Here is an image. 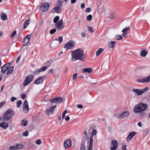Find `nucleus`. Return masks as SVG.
Returning a JSON list of instances; mask_svg holds the SVG:
<instances>
[{
  "mask_svg": "<svg viewBox=\"0 0 150 150\" xmlns=\"http://www.w3.org/2000/svg\"><path fill=\"white\" fill-rule=\"evenodd\" d=\"M148 108L147 104L140 102L134 106L133 111L135 113H139V117H142L146 114L144 112L147 110Z\"/></svg>",
  "mask_w": 150,
  "mask_h": 150,
  "instance_id": "nucleus-1",
  "label": "nucleus"
},
{
  "mask_svg": "<svg viewBox=\"0 0 150 150\" xmlns=\"http://www.w3.org/2000/svg\"><path fill=\"white\" fill-rule=\"evenodd\" d=\"M83 50L81 48L76 50L74 51L71 52V59L74 61L77 60H80L82 61L85 60V57H83Z\"/></svg>",
  "mask_w": 150,
  "mask_h": 150,
  "instance_id": "nucleus-2",
  "label": "nucleus"
},
{
  "mask_svg": "<svg viewBox=\"0 0 150 150\" xmlns=\"http://www.w3.org/2000/svg\"><path fill=\"white\" fill-rule=\"evenodd\" d=\"M14 114V111L11 108H9L3 115L2 118L4 121H7L11 119Z\"/></svg>",
  "mask_w": 150,
  "mask_h": 150,
  "instance_id": "nucleus-3",
  "label": "nucleus"
},
{
  "mask_svg": "<svg viewBox=\"0 0 150 150\" xmlns=\"http://www.w3.org/2000/svg\"><path fill=\"white\" fill-rule=\"evenodd\" d=\"M34 77V76L32 74H30L28 76L24 81L23 83V86H25L28 84L33 80Z\"/></svg>",
  "mask_w": 150,
  "mask_h": 150,
  "instance_id": "nucleus-4",
  "label": "nucleus"
},
{
  "mask_svg": "<svg viewBox=\"0 0 150 150\" xmlns=\"http://www.w3.org/2000/svg\"><path fill=\"white\" fill-rule=\"evenodd\" d=\"M148 90L149 89L148 87H146L142 90H140L138 89L134 88L133 89L132 91L133 92L136 93L137 95H141L143 93L148 91Z\"/></svg>",
  "mask_w": 150,
  "mask_h": 150,
  "instance_id": "nucleus-5",
  "label": "nucleus"
},
{
  "mask_svg": "<svg viewBox=\"0 0 150 150\" xmlns=\"http://www.w3.org/2000/svg\"><path fill=\"white\" fill-rule=\"evenodd\" d=\"M63 100V98L61 97H56L50 100L51 103H61Z\"/></svg>",
  "mask_w": 150,
  "mask_h": 150,
  "instance_id": "nucleus-6",
  "label": "nucleus"
},
{
  "mask_svg": "<svg viewBox=\"0 0 150 150\" xmlns=\"http://www.w3.org/2000/svg\"><path fill=\"white\" fill-rule=\"evenodd\" d=\"M49 6V4L48 3H43L41 4L40 10L42 11H46L48 10Z\"/></svg>",
  "mask_w": 150,
  "mask_h": 150,
  "instance_id": "nucleus-7",
  "label": "nucleus"
},
{
  "mask_svg": "<svg viewBox=\"0 0 150 150\" xmlns=\"http://www.w3.org/2000/svg\"><path fill=\"white\" fill-rule=\"evenodd\" d=\"M62 19L59 21L55 24V28H57L59 30H62L64 27Z\"/></svg>",
  "mask_w": 150,
  "mask_h": 150,
  "instance_id": "nucleus-8",
  "label": "nucleus"
},
{
  "mask_svg": "<svg viewBox=\"0 0 150 150\" xmlns=\"http://www.w3.org/2000/svg\"><path fill=\"white\" fill-rule=\"evenodd\" d=\"M11 63H7L5 64L1 68V72L3 74H4L6 71L7 70L8 67L11 66Z\"/></svg>",
  "mask_w": 150,
  "mask_h": 150,
  "instance_id": "nucleus-9",
  "label": "nucleus"
},
{
  "mask_svg": "<svg viewBox=\"0 0 150 150\" xmlns=\"http://www.w3.org/2000/svg\"><path fill=\"white\" fill-rule=\"evenodd\" d=\"M56 105H54L49 107L45 111V113L48 115H51L52 112L54 110L55 108H56Z\"/></svg>",
  "mask_w": 150,
  "mask_h": 150,
  "instance_id": "nucleus-10",
  "label": "nucleus"
},
{
  "mask_svg": "<svg viewBox=\"0 0 150 150\" xmlns=\"http://www.w3.org/2000/svg\"><path fill=\"white\" fill-rule=\"evenodd\" d=\"M31 37L30 35H28L23 39L22 43L23 46H26L28 44L30 40V39Z\"/></svg>",
  "mask_w": 150,
  "mask_h": 150,
  "instance_id": "nucleus-11",
  "label": "nucleus"
},
{
  "mask_svg": "<svg viewBox=\"0 0 150 150\" xmlns=\"http://www.w3.org/2000/svg\"><path fill=\"white\" fill-rule=\"evenodd\" d=\"M112 146L110 147L111 150H116L118 147V144L117 142L115 140H112L111 141Z\"/></svg>",
  "mask_w": 150,
  "mask_h": 150,
  "instance_id": "nucleus-12",
  "label": "nucleus"
},
{
  "mask_svg": "<svg viewBox=\"0 0 150 150\" xmlns=\"http://www.w3.org/2000/svg\"><path fill=\"white\" fill-rule=\"evenodd\" d=\"M45 76H42L40 77L35 81L34 83L35 84H39L43 83L44 80L45 79Z\"/></svg>",
  "mask_w": 150,
  "mask_h": 150,
  "instance_id": "nucleus-13",
  "label": "nucleus"
},
{
  "mask_svg": "<svg viewBox=\"0 0 150 150\" xmlns=\"http://www.w3.org/2000/svg\"><path fill=\"white\" fill-rule=\"evenodd\" d=\"M129 115V113L128 111L123 112L122 114L118 115L117 118L119 119H122L127 117Z\"/></svg>",
  "mask_w": 150,
  "mask_h": 150,
  "instance_id": "nucleus-14",
  "label": "nucleus"
},
{
  "mask_svg": "<svg viewBox=\"0 0 150 150\" xmlns=\"http://www.w3.org/2000/svg\"><path fill=\"white\" fill-rule=\"evenodd\" d=\"M23 106V112L25 113H27L28 112L29 110L28 103L27 100H25L24 102Z\"/></svg>",
  "mask_w": 150,
  "mask_h": 150,
  "instance_id": "nucleus-15",
  "label": "nucleus"
},
{
  "mask_svg": "<svg viewBox=\"0 0 150 150\" xmlns=\"http://www.w3.org/2000/svg\"><path fill=\"white\" fill-rule=\"evenodd\" d=\"M75 45V41L74 40H70L65 44L64 47H74Z\"/></svg>",
  "mask_w": 150,
  "mask_h": 150,
  "instance_id": "nucleus-16",
  "label": "nucleus"
},
{
  "mask_svg": "<svg viewBox=\"0 0 150 150\" xmlns=\"http://www.w3.org/2000/svg\"><path fill=\"white\" fill-rule=\"evenodd\" d=\"M136 132H131L128 135L127 138V141L129 142L132 139L133 137L136 135Z\"/></svg>",
  "mask_w": 150,
  "mask_h": 150,
  "instance_id": "nucleus-17",
  "label": "nucleus"
},
{
  "mask_svg": "<svg viewBox=\"0 0 150 150\" xmlns=\"http://www.w3.org/2000/svg\"><path fill=\"white\" fill-rule=\"evenodd\" d=\"M64 146L65 149L69 147L71 144V141L70 139H68L64 142Z\"/></svg>",
  "mask_w": 150,
  "mask_h": 150,
  "instance_id": "nucleus-18",
  "label": "nucleus"
},
{
  "mask_svg": "<svg viewBox=\"0 0 150 150\" xmlns=\"http://www.w3.org/2000/svg\"><path fill=\"white\" fill-rule=\"evenodd\" d=\"M61 8L59 6H57L55 7L52 9V11L53 13H60L61 10Z\"/></svg>",
  "mask_w": 150,
  "mask_h": 150,
  "instance_id": "nucleus-19",
  "label": "nucleus"
},
{
  "mask_svg": "<svg viewBox=\"0 0 150 150\" xmlns=\"http://www.w3.org/2000/svg\"><path fill=\"white\" fill-rule=\"evenodd\" d=\"M1 17L2 20H6L8 19L7 14L5 13L2 12L1 13Z\"/></svg>",
  "mask_w": 150,
  "mask_h": 150,
  "instance_id": "nucleus-20",
  "label": "nucleus"
},
{
  "mask_svg": "<svg viewBox=\"0 0 150 150\" xmlns=\"http://www.w3.org/2000/svg\"><path fill=\"white\" fill-rule=\"evenodd\" d=\"M140 55L141 57H145L148 54V52L146 50H141Z\"/></svg>",
  "mask_w": 150,
  "mask_h": 150,
  "instance_id": "nucleus-21",
  "label": "nucleus"
},
{
  "mask_svg": "<svg viewBox=\"0 0 150 150\" xmlns=\"http://www.w3.org/2000/svg\"><path fill=\"white\" fill-rule=\"evenodd\" d=\"M93 70L92 68H85L83 70L82 72L83 73H90Z\"/></svg>",
  "mask_w": 150,
  "mask_h": 150,
  "instance_id": "nucleus-22",
  "label": "nucleus"
},
{
  "mask_svg": "<svg viewBox=\"0 0 150 150\" xmlns=\"http://www.w3.org/2000/svg\"><path fill=\"white\" fill-rule=\"evenodd\" d=\"M116 42L113 41H110L108 42L109 47H114L116 45Z\"/></svg>",
  "mask_w": 150,
  "mask_h": 150,
  "instance_id": "nucleus-23",
  "label": "nucleus"
},
{
  "mask_svg": "<svg viewBox=\"0 0 150 150\" xmlns=\"http://www.w3.org/2000/svg\"><path fill=\"white\" fill-rule=\"evenodd\" d=\"M14 67L13 66L8 67V68L7 69V71L6 73V74H11L13 71V70Z\"/></svg>",
  "mask_w": 150,
  "mask_h": 150,
  "instance_id": "nucleus-24",
  "label": "nucleus"
},
{
  "mask_svg": "<svg viewBox=\"0 0 150 150\" xmlns=\"http://www.w3.org/2000/svg\"><path fill=\"white\" fill-rule=\"evenodd\" d=\"M104 50L102 48H100L96 52V56L97 57L99 56L104 51Z\"/></svg>",
  "mask_w": 150,
  "mask_h": 150,
  "instance_id": "nucleus-25",
  "label": "nucleus"
},
{
  "mask_svg": "<svg viewBox=\"0 0 150 150\" xmlns=\"http://www.w3.org/2000/svg\"><path fill=\"white\" fill-rule=\"evenodd\" d=\"M93 142V139H90L88 149V150H91L92 149Z\"/></svg>",
  "mask_w": 150,
  "mask_h": 150,
  "instance_id": "nucleus-26",
  "label": "nucleus"
},
{
  "mask_svg": "<svg viewBox=\"0 0 150 150\" xmlns=\"http://www.w3.org/2000/svg\"><path fill=\"white\" fill-rule=\"evenodd\" d=\"M2 125L1 127H2L4 129H6L8 127V125L7 123L5 122H3L1 123Z\"/></svg>",
  "mask_w": 150,
  "mask_h": 150,
  "instance_id": "nucleus-27",
  "label": "nucleus"
},
{
  "mask_svg": "<svg viewBox=\"0 0 150 150\" xmlns=\"http://www.w3.org/2000/svg\"><path fill=\"white\" fill-rule=\"evenodd\" d=\"M97 133V131L96 129H93L90 137V139H93V137Z\"/></svg>",
  "mask_w": 150,
  "mask_h": 150,
  "instance_id": "nucleus-28",
  "label": "nucleus"
},
{
  "mask_svg": "<svg viewBox=\"0 0 150 150\" xmlns=\"http://www.w3.org/2000/svg\"><path fill=\"white\" fill-rule=\"evenodd\" d=\"M30 19H28L26 21V22L25 23L24 25V28H25L27 27L28 25L29 24V21H30Z\"/></svg>",
  "mask_w": 150,
  "mask_h": 150,
  "instance_id": "nucleus-29",
  "label": "nucleus"
},
{
  "mask_svg": "<svg viewBox=\"0 0 150 150\" xmlns=\"http://www.w3.org/2000/svg\"><path fill=\"white\" fill-rule=\"evenodd\" d=\"M41 71L39 69H36L33 72V74L35 75H36L39 74Z\"/></svg>",
  "mask_w": 150,
  "mask_h": 150,
  "instance_id": "nucleus-30",
  "label": "nucleus"
},
{
  "mask_svg": "<svg viewBox=\"0 0 150 150\" xmlns=\"http://www.w3.org/2000/svg\"><path fill=\"white\" fill-rule=\"evenodd\" d=\"M27 121L26 120L24 119L22 120L21 121V124L22 126H26L27 125Z\"/></svg>",
  "mask_w": 150,
  "mask_h": 150,
  "instance_id": "nucleus-31",
  "label": "nucleus"
},
{
  "mask_svg": "<svg viewBox=\"0 0 150 150\" xmlns=\"http://www.w3.org/2000/svg\"><path fill=\"white\" fill-rule=\"evenodd\" d=\"M137 81L139 82L143 83H146L145 78L142 79H138L137 80Z\"/></svg>",
  "mask_w": 150,
  "mask_h": 150,
  "instance_id": "nucleus-32",
  "label": "nucleus"
},
{
  "mask_svg": "<svg viewBox=\"0 0 150 150\" xmlns=\"http://www.w3.org/2000/svg\"><path fill=\"white\" fill-rule=\"evenodd\" d=\"M62 5V2L60 1L59 0L58 1L57 4L56 5L57 6H59V7L61 8Z\"/></svg>",
  "mask_w": 150,
  "mask_h": 150,
  "instance_id": "nucleus-33",
  "label": "nucleus"
},
{
  "mask_svg": "<svg viewBox=\"0 0 150 150\" xmlns=\"http://www.w3.org/2000/svg\"><path fill=\"white\" fill-rule=\"evenodd\" d=\"M115 39L118 40H120L122 39V36L120 35H117L115 36Z\"/></svg>",
  "mask_w": 150,
  "mask_h": 150,
  "instance_id": "nucleus-34",
  "label": "nucleus"
},
{
  "mask_svg": "<svg viewBox=\"0 0 150 150\" xmlns=\"http://www.w3.org/2000/svg\"><path fill=\"white\" fill-rule=\"evenodd\" d=\"M16 147L17 149H22L23 147V146L21 144H17L16 145Z\"/></svg>",
  "mask_w": 150,
  "mask_h": 150,
  "instance_id": "nucleus-35",
  "label": "nucleus"
},
{
  "mask_svg": "<svg viewBox=\"0 0 150 150\" xmlns=\"http://www.w3.org/2000/svg\"><path fill=\"white\" fill-rule=\"evenodd\" d=\"M59 16H57L55 17L53 20V22L54 23H57V21L59 20Z\"/></svg>",
  "mask_w": 150,
  "mask_h": 150,
  "instance_id": "nucleus-36",
  "label": "nucleus"
},
{
  "mask_svg": "<svg viewBox=\"0 0 150 150\" xmlns=\"http://www.w3.org/2000/svg\"><path fill=\"white\" fill-rule=\"evenodd\" d=\"M22 101L21 100H18L17 102V107L19 108L22 104Z\"/></svg>",
  "mask_w": 150,
  "mask_h": 150,
  "instance_id": "nucleus-37",
  "label": "nucleus"
},
{
  "mask_svg": "<svg viewBox=\"0 0 150 150\" xmlns=\"http://www.w3.org/2000/svg\"><path fill=\"white\" fill-rule=\"evenodd\" d=\"M79 150H86L85 146L84 144H82Z\"/></svg>",
  "mask_w": 150,
  "mask_h": 150,
  "instance_id": "nucleus-38",
  "label": "nucleus"
},
{
  "mask_svg": "<svg viewBox=\"0 0 150 150\" xmlns=\"http://www.w3.org/2000/svg\"><path fill=\"white\" fill-rule=\"evenodd\" d=\"M92 16L90 14L86 17V20L88 21H90L91 20Z\"/></svg>",
  "mask_w": 150,
  "mask_h": 150,
  "instance_id": "nucleus-39",
  "label": "nucleus"
},
{
  "mask_svg": "<svg viewBox=\"0 0 150 150\" xmlns=\"http://www.w3.org/2000/svg\"><path fill=\"white\" fill-rule=\"evenodd\" d=\"M49 96H47L44 98L42 100L44 102L48 101L49 99Z\"/></svg>",
  "mask_w": 150,
  "mask_h": 150,
  "instance_id": "nucleus-40",
  "label": "nucleus"
},
{
  "mask_svg": "<svg viewBox=\"0 0 150 150\" xmlns=\"http://www.w3.org/2000/svg\"><path fill=\"white\" fill-rule=\"evenodd\" d=\"M129 28H130L129 27H126L122 30V32L123 33H126V32L127 31Z\"/></svg>",
  "mask_w": 150,
  "mask_h": 150,
  "instance_id": "nucleus-41",
  "label": "nucleus"
},
{
  "mask_svg": "<svg viewBox=\"0 0 150 150\" xmlns=\"http://www.w3.org/2000/svg\"><path fill=\"white\" fill-rule=\"evenodd\" d=\"M56 29L55 28H54L50 30V33L51 34H53L56 32Z\"/></svg>",
  "mask_w": 150,
  "mask_h": 150,
  "instance_id": "nucleus-42",
  "label": "nucleus"
},
{
  "mask_svg": "<svg viewBox=\"0 0 150 150\" xmlns=\"http://www.w3.org/2000/svg\"><path fill=\"white\" fill-rule=\"evenodd\" d=\"M87 27L88 28V30L89 31H90L91 33L93 32V29L92 27L87 26Z\"/></svg>",
  "mask_w": 150,
  "mask_h": 150,
  "instance_id": "nucleus-43",
  "label": "nucleus"
},
{
  "mask_svg": "<svg viewBox=\"0 0 150 150\" xmlns=\"http://www.w3.org/2000/svg\"><path fill=\"white\" fill-rule=\"evenodd\" d=\"M16 31L14 30V31H13V33L10 36V37L11 38H13L14 36L16 34Z\"/></svg>",
  "mask_w": 150,
  "mask_h": 150,
  "instance_id": "nucleus-44",
  "label": "nucleus"
},
{
  "mask_svg": "<svg viewBox=\"0 0 150 150\" xmlns=\"http://www.w3.org/2000/svg\"><path fill=\"white\" fill-rule=\"evenodd\" d=\"M146 81V83L150 82V75L145 78Z\"/></svg>",
  "mask_w": 150,
  "mask_h": 150,
  "instance_id": "nucleus-45",
  "label": "nucleus"
},
{
  "mask_svg": "<svg viewBox=\"0 0 150 150\" xmlns=\"http://www.w3.org/2000/svg\"><path fill=\"white\" fill-rule=\"evenodd\" d=\"M23 134L24 136H27L28 135V132L26 130L25 132H23Z\"/></svg>",
  "mask_w": 150,
  "mask_h": 150,
  "instance_id": "nucleus-46",
  "label": "nucleus"
},
{
  "mask_svg": "<svg viewBox=\"0 0 150 150\" xmlns=\"http://www.w3.org/2000/svg\"><path fill=\"white\" fill-rule=\"evenodd\" d=\"M39 69L41 72L47 69V67L45 66H44L41 68H39Z\"/></svg>",
  "mask_w": 150,
  "mask_h": 150,
  "instance_id": "nucleus-47",
  "label": "nucleus"
},
{
  "mask_svg": "<svg viewBox=\"0 0 150 150\" xmlns=\"http://www.w3.org/2000/svg\"><path fill=\"white\" fill-rule=\"evenodd\" d=\"M10 150H16L17 149L16 145L15 146H11L10 147Z\"/></svg>",
  "mask_w": 150,
  "mask_h": 150,
  "instance_id": "nucleus-48",
  "label": "nucleus"
},
{
  "mask_svg": "<svg viewBox=\"0 0 150 150\" xmlns=\"http://www.w3.org/2000/svg\"><path fill=\"white\" fill-rule=\"evenodd\" d=\"M77 74L76 73L74 74L73 76V79L74 80H76L77 78Z\"/></svg>",
  "mask_w": 150,
  "mask_h": 150,
  "instance_id": "nucleus-49",
  "label": "nucleus"
},
{
  "mask_svg": "<svg viewBox=\"0 0 150 150\" xmlns=\"http://www.w3.org/2000/svg\"><path fill=\"white\" fill-rule=\"evenodd\" d=\"M67 112V110H66L63 113L62 115V117L63 119H64V117L65 116V114Z\"/></svg>",
  "mask_w": 150,
  "mask_h": 150,
  "instance_id": "nucleus-50",
  "label": "nucleus"
},
{
  "mask_svg": "<svg viewBox=\"0 0 150 150\" xmlns=\"http://www.w3.org/2000/svg\"><path fill=\"white\" fill-rule=\"evenodd\" d=\"M55 40H58L59 42V43L61 42L63 40V38L62 37H60L59 38H58V40L57 39H56Z\"/></svg>",
  "mask_w": 150,
  "mask_h": 150,
  "instance_id": "nucleus-51",
  "label": "nucleus"
},
{
  "mask_svg": "<svg viewBox=\"0 0 150 150\" xmlns=\"http://www.w3.org/2000/svg\"><path fill=\"white\" fill-rule=\"evenodd\" d=\"M35 143L37 144H40L41 143V140L40 139H39L38 140H37L36 141Z\"/></svg>",
  "mask_w": 150,
  "mask_h": 150,
  "instance_id": "nucleus-52",
  "label": "nucleus"
},
{
  "mask_svg": "<svg viewBox=\"0 0 150 150\" xmlns=\"http://www.w3.org/2000/svg\"><path fill=\"white\" fill-rule=\"evenodd\" d=\"M91 10V9L90 8H87L86 10V13L89 12Z\"/></svg>",
  "mask_w": 150,
  "mask_h": 150,
  "instance_id": "nucleus-53",
  "label": "nucleus"
},
{
  "mask_svg": "<svg viewBox=\"0 0 150 150\" xmlns=\"http://www.w3.org/2000/svg\"><path fill=\"white\" fill-rule=\"evenodd\" d=\"M77 107L80 109H81L83 108V106L81 104H78L77 105Z\"/></svg>",
  "mask_w": 150,
  "mask_h": 150,
  "instance_id": "nucleus-54",
  "label": "nucleus"
},
{
  "mask_svg": "<svg viewBox=\"0 0 150 150\" xmlns=\"http://www.w3.org/2000/svg\"><path fill=\"white\" fill-rule=\"evenodd\" d=\"M17 99V98L15 97H12L11 99V100L12 102H13L15 100Z\"/></svg>",
  "mask_w": 150,
  "mask_h": 150,
  "instance_id": "nucleus-55",
  "label": "nucleus"
},
{
  "mask_svg": "<svg viewBox=\"0 0 150 150\" xmlns=\"http://www.w3.org/2000/svg\"><path fill=\"white\" fill-rule=\"evenodd\" d=\"M6 103V102H1L0 103V108L2 107V106L4 105Z\"/></svg>",
  "mask_w": 150,
  "mask_h": 150,
  "instance_id": "nucleus-56",
  "label": "nucleus"
},
{
  "mask_svg": "<svg viewBox=\"0 0 150 150\" xmlns=\"http://www.w3.org/2000/svg\"><path fill=\"white\" fill-rule=\"evenodd\" d=\"M21 98L23 99H24L26 97V94H23L22 95H21Z\"/></svg>",
  "mask_w": 150,
  "mask_h": 150,
  "instance_id": "nucleus-57",
  "label": "nucleus"
},
{
  "mask_svg": "<svg viewBox=\"0 0 150 150\" xmlns=\"http://www.w3.org/2000/svg\"><path fill=\"white\" fill-rule=\"evenodd\" d=\"M127 33H124L122 34L123 36L125 38L127 37Z\"/></svg>",
  "mask_w": 150,
  "mask_h": 150,
  "instance_id": "nucleus-58",
  "label": "nucleus"
},
{
  "mask_svg": "<svg viewBox=\"0 0 150 150\" xmlns=\"http://www.w3.org/2000/svg\"><path fill=\"white\" fill-rule=\"evenodd\" d=\"M122 150H126V146L125 145L122 146Z\"/></svg>",
  "mask_w": 150,
  "mask_h": 150,
  "instance_id": "nucleus-59",
  "label": "nucleus"
},
{
  "mask_svg": "<svg viewBox=\"0 0 150 150\" xmlns=\"http://www.w3.org/2000/svg\"><path fill=\"white\" fill-rule=\"evenodd\" d=\"M85 4H84V3H83L81 5V8H82V9H83L84 8H85Z\"/></svg>",
  "mask_w": 150,
  "mask_h": 150,
  "instance_id": "nucleus-60",
  "label": "nucleus"
},
{
  "mask_svg": "<svg viewBox=\"0 0 150 150\" xmlns=\"http://www.w3.org/2000/svg\"><path fill=\"white\" fill-rule=\"evenodd\" d=\"M69 120H70V117L68 116H67L65 118V120L66 121H69Z\"/></svg>",
  "mask_w": 150,
  "mask_h": 150,
  "instance_id": "nucleus-61",
  "label": "nucleus"
},
{
  "mask_svg": "<svg viewBox=\"0 0 150 150\" xmlns=\"http://www.w3.org/2000/svg\"><path fill=\"white\" fill-rule=\"evenodd\" d=\"M84 135H85V137L87 138L88 137V135L87 134V132L86 131H85L84 132Z\"/></svg>",
  "mask_w": 150,
  "mask_h": 150,
  "instance_id": "nucleus-62",
  "label": "nucleus"
},
{
  "mask_svg": "<svg viewBox=\"0 0 150 150\" xmlns=\"http://www.w3.org/2000/svg\"><path fill=\"white\" fill-rule=\"evenodd\" d=\"M138 125L140 127H142V123L141 122H138Z\"/></svg>",
  "mask_w": 150,
  "mask_h": 150,
  "instance_id": "nucleus-63",
  "label": "nucleus"
},
{
  "mask_svg": "<svg viewBox=\"0 0 150 150\" xmlns=\"http://www.w3.org/2000/svg\"><path fill=\"white\" fill-rule=\"evenodd\" d=\"M76 0H71V3L72 4H74L76 2Z\"/></svg>",
  "mask_w": 150,
  "mask_h": 150,
  "instance_id": "nucleus-64",
  "label": "nucleus"
}]
</instances>
